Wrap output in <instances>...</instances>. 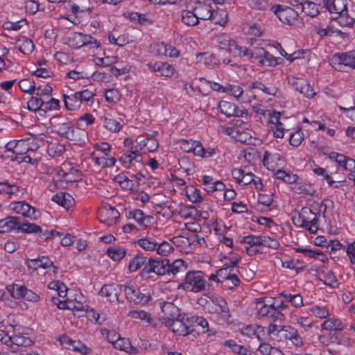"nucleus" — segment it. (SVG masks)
Wrapping results in <instances>:
<instances>
[{
	"mask_svg": "<svg viewBox=\"0 0 355 355\" xmlns=\"http://www.w3.org/2000/svg\"><path fill=\"white\" fill-rule=\"evenodd\" d=\"M103 127L110 131L117 132L121 129V125L119 121L113 119L105 118Z\"/></svg>",
	"mask_w": 355,
	"mask_h": 355,
	"instance_id": "obj_59",
	"label": "nucleus"
},
{
	"mask_svg": "<svg viewBox=\"0 0 355 355\" xmlns=\"http://www.w3.org/2000/svg\"><path fill=\"white\" fill-rule=\"evenodd\" d=\"M6 289L10 294V295L15 299L24 298V294H25L26 286H19L17 284H12L6 286Z\"/></svg>",
	"mask_w": 355,
	"mask_h": 355,
	"instance_id": "obj_40",
	"label": "nucleus"
},
{
	"mask_svg": "<svg viewBox=\"0 0 355 355\" xmlns=\"http://www.w3.org/2000/svg\"><path fill=\"white\" fill-rule=\"evenodd\" d=\"M19 191V187L15 184H10L7 182H0L1 194H15Z\"/></svg>",
	"mask_w": 355,
	"mask_h": 355,
	"instance_id": "obj_57",
	"label": "nucleus"
},
{
	"mask_svg": "<svg viewBox=\"0 0 355 355\" xmlns=\"http://www.w3.org/2000/svg\"><path fill=\"white\" fill-rule=\"evenodd\" d=\"M81 102L92 104L94 102V93L88 89L76 92Z\"/></svg>",
	"mask_w": 355,
	"mask_h": 355,
	"instance_id": "obj_56",
	"label": "nucleus"
},
{
	"mask_svg": "<svg viewBox=\"0 0 355 355\" xmlns=\"http://www.w3.org/2000/svg\"><path fill=\"white\" fill-rule=\"evenodd\" d=\"M106 252L109 257L114 261H120L126 254V251L124 248L116 247L108 248Z\"/></svg>",
	"mask_w": 355,
	"mask_h": 355,
	"instance_id": "obj_42",
	"label": "nucleus"
},
{
	"mask_svg": "<svg viewBox=\"0 0 355 355\" xmlns=\"http://www.w3.org/2000/svg\"><path fill=\"white\" fill-rule=\"evenodd\" d=\"M187 322L190 324L191 329H193L194 326L202 328V333H209L211 330L209 329V323L207 320L201 316L193 315L189 317Z\"/></svg>",
	"mask_w": 355,
	"mask_h": 355,
	"instance_id": "obj_29",
	"label": "nucleus"
},
{
	"mask_svg": "<svg viewBox=\"0 0 355 355\" xmlns=\"http://www.w3.org/2000/svg\"><path fill=\"white\" fill-rule=\"evenodd\" d=\"M137 243L146 251L155 250L157 246L155 239L148 236L138 239Z\"/></svg>",
	"mask_w": 355,
	"mask_h": 355,
	"instance_id": "obj_38",
	"label": "nucleus"
},
{
	"mask_svg": "<svg viewBox=\"0 0 355 355\" xmlns=\"http://www.w3.org/2000/svg\"><path fill=\"white\" fill-rule=\"evenodd\" d=\"M207 0L198 1L193 11L198 18V20L211 19L216 24L225 25L227 22V14L223 10H217L215 12L210 3Z\"/></svg>",
	"mask_w": 355,
	"mask_h": 355,
	"instance_id": "obj_1",
	"label": "nucleus"
},
{
	"mask_svg": "<svg viewBox=\"0 0 355 355\" xmlns=\"http://www.w3.org/2000/svg\"><path fill=\"white\" fill-rule=\"evenodd\" d=\"M277 160H281V156L279 154H272L267 150L264 152L263 164L268 169L274 170L272 162Z\"/></svg>",
	"mask_w": 355,
	"mask_h": 355,
	"instance_id": "obj_43",
	"label": "nucleus"
},
{
	"mask_svg": "<svg viewBox=\"0 0 355 355\" xmlns=\"http://www.w3.org/2000/svg\"><path fill=\"white\" fill-rule=\"evenodd\" d=\"M60 341L62 345H64L66 348L71 349L74 352H80L83 354H87L91 351V349L82 342L79 340H73L68 336H63Z\"/></svg>",
	"mask_w": 355,
	"mask_h": 355,
	"instance_id": "obj_15",
	"label": "nucleus"
},
{
	"mask_svg": "<svg viewBox=\"0 0 355 355\" xmlns=\"http://www.w3.org/2000/svg\"><path fill=\"white\" fill-rule=\"evenodd\" d=\"M256 51H257V55H255V59L262 64L275 67L282 60L281 58L275 57L263 48H258Z\"/></svg>",
	"mask_w": 355,
	"mask_h": 355,
	"instance_id": "obj_14",
	"label": "nucleus"
},
{
	"mask_svg": "<svg viewBox=\"0 0 355 355\" xmlns=\"http://www.w3.org/2000/svg\"><path fill=\"white\" fill-rule=\"evenodd\" d=\"M33 343V342L30 338L21 334L10 336L5 340V344L9 346L13 352L17 351L18 347H29Z\"/></svg>",
	"mask_w": 355,
	"mask_h": 355,
	"instance_id": "obj_13",
	"label": "nucleus"
},
{
	"mask_svg": "<svg viewBox=\"0 0 355 355\" xmlns=\"http://www.w3.org/2000/svg\"><path fill=\"white\" fill-rule=\"evenodd\" d=\"M309 311L313 315L320 319H327L330 315L327 305L315 304L310 308Z\"/></svg>",
	"mask_w": 355,
	"mask_h": 355,
	"instance_id": "obj_30",
	"label": "nucleus"
},
{
	"mask_svg": "<svg viewBox=\"0 0 355 355\" xmlns=\"http://www.w3.org/2000/svg\"><path fill=\"white\" fill-rule=\"evenodd\" d=\"M270 10L275 14L278 19L284 24H292L298 17V13L293 8L284 7L279 4L272 6Z\"/></svg>",
	"mask_w": 355,
	"mask_h": 355,
	"instance_id": "obj_9",
	"label": "nucleus"
},
{
	"mask_svg": "<svg viewBox=\"0 0 355 355\" xmlns=\"http://www.w3.org/2000/svg\"><path fill=\"white\" fill-rule=\"evenodd\" d=\"M159 306L162 312L164 315L163 318L164 321L174 319L181 315L179 313L180 310L178 307L171 302H162L159 303Z\"/></svg>",
	"mask_w": 355,
	"mask_h": 355,
	"instance_id": "obj_17",
	"label": "nucleus"
},
{
	"mask_svg": "<svg viewBox=\"0 0 355 355\" xmlns=\"http://www.w3.org/2000/svg\"><path fill=\"white\" fill-rule=\"evenodd\" d=\"M219 46L228 52L234 53L236 48V43L234 40L227 36H220L218 39Z\"/></svg>",
	"mask_w": 355,
	"mask_h": 355,
	"instance_id": "obj_35",
	"label": "nucleus"
},
{
	"mask_svg": "<svg viewBox=\"0 0 355 355\" xmlns=\"http://www.w3.org/2000/svg\"><path fill=\"white\" fill-rule=\"evenodd\" d=\"M281 295L286 302H290L296 308L303 306V297L300 294H291L286 291L281 293Z\"/></svg>",
	"mask_w": 355,
	"mask_h": 355,
	"instance_id": "obj_34",
	"label": "nucleus"
},
{
	"mask_svg": "<svg viewBox=\"0 0 355 355\" xmlns=\"http://www.w3.org/2000/svg\"><path fill=\"white\" fill-rule=\"evenodd\" d=\"M121 291H123L127 300L135 304L144 305L150 299L149 293H142L136 286L117 285Z\"/></svg>",
	"mask_w": 355,
	"mask_h": 355,
	"instance_id": "obj_7",
	"label": "nucleus"
},
{
	"mask_svg": "<svg viewBox=\"0 0 355 355\" xmlns=\"http://www.w3.org/2000/svg\"><path fill=\"white\" fill-rule=\"evenodd\" d=\"M16 44L19 51L25 55L31 53L35 47L33 41L26 37L18 39Z\"/></svg>",
	"mask_w": 355,
	"mask_h": 355,
	"instance_id": "obj_28",
	"label": "nucleus"
},
{
	"mask_svg": "<svg viewBox=\"0 0 355 355\" xmlns=\"http://www.w3.org/2000/svg\"><path fill=\"white\" fill-rule=\"evenodd\" d=\"M300 8L307 16L313 17L319 13L318 6L313 1L305 0Z\"/></svg>",
	"mask_w": 355,
	"mask_h": 355,
	"instance_id": "obj_36",
	"label": "nucleus"
},
{
	"mask_svg": "<svg viewBox=\"0 0 355 355\" xmlns=\"http://www.w3.org/2000/svg\"><path fill=\"white\" fill-rule=\"evenodd\" d=\"M155 250L158 254L161 256H167L174 250V248L170 243L167 241H162L159 243H157V246Z\"/></svg>",
	"mask_w": 355,
	"mask_h": 355,
	"instance_id": "obj_55",
	"label": "nucleus"
},
{
	"mask_svg": "<svg viewBox=\"0 0 355 355\" xmlns=\"http://www.w3.org/2000/svg\"><path fill=\"white\" fill-rule=\"evenodd\" d=\"M211 302L216 307H211V310H209V312L223 314L224 318L230 317L229 306L224 298L221 297L211 298Z\"/></svg>",
	"mask_w": 355,
	"mask_h": 355,
	"instance_id": "obj_19",
	"label": "nucleus"
},
{
	"mask_svg": "<svg viewBox=\"0 0 355 355\" xmlns=\"http://www.w3.org/2000/svg\"><path fill=\"white\" fill-rule=\"evenodd\" d=\"M218 108L220 112L225 114L227 117H245L248 119V111L245 110H241L234 103L226 101H220L218 103Z\"/></svg>",
	"mask_w": 355,
	"mask_h": 355,
	"instance_id": "obj_11",
	"label": "nucleus"
},
{
	"mask_svg": "<svg viewBox=\"0 0 355 355\" xmlns=\"http://www.w3.org/2000/svg\"><path fill=\"white\" fill-rule=\"evenodd\" d=\"M186 196L187 198L193 203H199L203 200L200 191L192 185L187 187Z\"/></svg>",
	"mask_w": 355,
	"mask_h": 355,
	"instance_id": "obj_37",
	"label": "nucleus"
},
{
	"mask_svg": "<svg viewBox=\"0 0 355 355\" xmlns=\"http://www.w3.org/2000/svg\"><path fill=\"white\" fill-rule=\"evenodd\" d=\"M277 336L280 338L289 340L296 347H302L303 345L302 338L300 336L297 330L290 325H283L277 331Z\"/></svg>",
	"mask_w": 355,
	"mask_h": 355,
	"instance_id": "obj_12",
	"label": "nucleus"
},
{
	"mask_svg": "<svg viewBox=\"0 0 355 355\" xmlns=\"http://www.w3.org/2000/svg\"><path fill=\"white\" fill-rule=\"evenodd\" d=\"M324 6L331 13L338 15L347 9L346 0H327Z\"/></svg>",
	"mask_w": 355,
	"mask_h": 355,
	"instance_id": "obj_21",
	"label": "nucleus"
},
{
	"mask_svg": "<svg viewBox=\"0 0 355 355\" xmlns=\"http://www.w3.org/2000/svg\"><path fill=\"white\" fill-rule=\"evenodd\" d=\"M51 123L55 128V132L61 137L65 138L73 142L82 141L79 135V130H76L73 123L67 118L54 116L51 119Z\"/></svg>",
	"mask_w": 355,
	"mask_h": 355,
	"instance_id": "obj_2",
	"label": "nucleus"
},
{
	"mask_svg": "<svg viewBox=\"0 0 355 355\" xmlns=\"http://www.w3.org/2000/svg\"><path fill=\"white\" fill-rule=\"evenodd\" d=\"M334 58L339 64L349 66L355 69V51L349 52L336 53Z\"/></svg>",
	"mask_w": 355,
	"mask_h": 355,
	"instance_id": "obj_23",
	"label": "nucleus"
},
{
	"mask_svg": "<svg viewBox=\"0 0 355 355\" xmlns=\"http://www.w3.org/2000/svg\"><path fill=\"white\" fill-rule=\"evenodd\" d=\"M125 216L128 219H133L135 220L139 226L143 227L144 228L147 227V225L145 223V221H150V216L146 215L143 211L139 209H135L134 210H129L128 209H125Z\"/></svg>",
	"mask_w": 355,
	"mask_h": 355,
	"instance_id": "obj_16",
	"label": "nucleus"
},
{
	"mask_svg": "<svg viewBox=\"0 0 355 355\" xmlns=\"http://www.w3.org/2000/svg\"><path fill=\"white\" fill-rule=\"evenodd\" d=\"M263 236L249 235L241 239V243L248 244L249 246H261Z\"/></svg>",
	"mask_w": 355,
	"mask_h": 355,
	"instance_id": "obj_54",
	"label": "nucleus"
},
{
	"mask_svg": "<svg viewBox=\"0 0 355 355\" xmlns=\"http://www.w3.org/2000/svg\"><path fill=\"white\" fill-rule=\"evenodd\" d=\"M300 93L303 94L306 98H313L315 95L313 89L310 86L309 83L306 81H302V85L300 87Z\"/></svg>",
	"mask_w": 355,
	"mask_h": 355,
	"instance_id": "obj_64",
	"label": "nucleus"
},
{
	"mask_svg": "<svg viewBox=\"0 0 355 355\" xmlns=\"http://www.w3.org/2000/svg\"><path fill=\"white\" fill-rule=\"evenodd\" d=\"M271 5L268 0H253L251 3V8L257 10H266L270 9Z\"/></svg>",
	"mask_w": 355,
	"mask_h": 355,
	"instance_id": "obj_63",
	"label": "nucleus"
},
{
	"mask_svg": "<svg viewBox=\"0 0 355 355\" xmlns=\"http://www.w3.org/2000/svg\"><path fill=\"white\" fill-rule=\"evenodd\" d=\"M63 98L66 108L71 111L79 109L82 104L76 92L71 95L64 94Z\"/></svg>",
	"mask_w": 355,
	"mask_h": 355,
	"instance_id": "obj_26",
	"label": "nucleus"
},
{
	"mask_svg": "<svg viewBox=\"0 0 355 355\" xmlns=\"http://www.w3.org/2000/svg\"><path fill=\"white\" fill-rule=\"evenodd\" d=\"M10 207L17 214L31 219H36L40 216V211L25 200L12 202L10 204Z\"/></svg>",
	"mask_w": 355,
	"mask_h": 355,
	"instance_id": "obj_10",
	"label": "nucleus"
},
{
	"mask_svg": "<svg viewBox=\"0 0 355 355\" xmlns=\"http://www.w3.org/2000/svg\"><path fill=\"white\" fill-rule=\"evenodd\" d=\"M128 315L134 319H140L141 320H146L148 323H150L152 322L150 314L148 312H146L145 311H129Z\"/></svg>",
	"mask_w": 355,
	"mask_h": 355,
	"instance_id": "obj_52",
	"label": "nucleus"
},
{
	"mask_svg": "<svg viewBox=\"0 0 355 355\" xmlns=\"http://www.w3.org/2000/svg\"><path fill=\"white\" fill-rule=\"evenodd\" d=\"M266 319L272 322L277 321L283 322L285 320V315L279 310L278 308H275V306L272 304L271 309L270 310V313H268Z\"/></svg>",
	"mask_w": 355,
	"mask_h": 355,
	"instance_id": "obj_48",
	"label": "nucleus"
},
{
	"mask_svg": "<svg viewBox=\"0 0 355 355\" xmlns=\"http://www.w3.org/2000/svg\"><path fill=\"white\" fill-rule=\"evenodd\" d=\"M258 48L254 49L252 51H250L247 47L245 46H240L236 44V48L235 49L234 53H231L234 56H248L249 58H255V55H257V49Z\"/></svg>",
	"mask_w": 355,
	"mask_h": 355,
	"instance_id": "obj_47",
	"label": "nucleus"
},
{
	"mask_svg": "<svg viewBox=\"0 0 355 355\" xmlns=\"http://www.w3.org/2000/svg\"><path fill=\"white\" fill-rule=\"evenodd\" d=\"M206 279L203 272L199 270L189 271L182 281L178 286V289H183L192 293H199L205 290Z\"/></svg>",
	"mask_w": 355,
	"mask_h": 355,
	"instance_id": "obj_3",
	"label": "nucleus"
},
{
	"mask_svg": "<svg viewBox=\"0 0 355 355\" xmlns=\"http://www.w3.org/2000/svg\"><path fill=\"white\" fill-rule=\"evenodd\" d=\"M304 139V133L298 130L296 132L291 133L290 135V144L291 145L297 147L299 146Z\"/></svg>",
	"mask_w": 355,
	"mask_h": 355,
	"instance_id": "obj_62",
	"label": "nucleus"
},
{
	"mask_svg": "<svg viewBox=\"0 0 355 355\" xmlns=\"http://www.w3.org/2000/svg\"><path fill=\"white\" fill-rule=\"evenodd\" d=\"M26 266L28 268L36 270L38 268L46 269L53 266V261L49 257L41 256L36 259H28L26 261Z\"/></svg>",
	"mask_w": 355,
	"mask_h": 355,
	"instance_id": "obj_18",
	"label": "nucleus"
},
{
	"mask_svg": "<svg viewBox=\"0 0 355 355\" xmlns=\"http://www.w3.org/2000/svg\"><path fill=\"white\" fill-rule=\"evenodd\" d=\"M168 259H156L149 258L147 263L140 272V276L142 279L150 278V273L153 272L157 275H164L166 274V266H168Z\"/></svg>",
	"mask_w": 355,
	"mask_h": 355,
	"instance_id": "obj_4",
	"label": "nucleus"
},
{
	"mask_svg": "<svg viewBox=\"0 0 355 355\" xmlns=\"http://www.w3.org/2000/svg\"><path fill=\"white\" fill-rule=\"evenodd\" d=\"M38 236L43 241H48L49 239L54 237L55 236H60L61 234L55 230L49 231L47 229L44 230L40 227V230L37 232Z\"/></svg>",
	"mask_w": 355,
	"mask_h": 355,
	"instance_id": "obj_61",
	"label": "nucleus"
},
{
	"mask_svg": "<svg viewBox=\"0 0 355 355\" xmlns=\"http://www.w3.org/2000/svg\"><path fill=\"white\" fill-rule=\"evenodd\" d=\"M114 348L128 352L129 354H137L138 349L131 345L129 339L119 337L117 340L112 341Z\"/></svg>",
	"mask_w": 355,
	"mask_h": 355,
	"instance_id": "obj_24",
	"label": "nucleus"
},
{
	"mask_svg": "<svg viewBox=\"0 0 355 355\" xmlns=\"http://www.w3.org/2000/svg\"><path fill=\"white\" fill-rule=\"evenodd\" d=\"M182 21L188 26H194L198 23V18L193 11L183 10L182 12Z\"/></svg>",
	"mask_w": 355,
	"mask_h": 355,
	"instance_id": "obj_45",
	"label": "nucleus"
},
{
	"mask_svg": "<svg viewBox=\"0 0 355 355\" xmlns=\"http://www.w3.org/2000/svg\"><path fill=\"white\" fill-rule=\"evenodd\" d=\"M252 87L254 89H259L263 91L265 94L271 96H276L278 92V89L276 87H267L263 83L259 81L252 83Z\"/></svg>",
	"mask_w": 355,
	"mask_h": 355,
	"instance_id": "obj_53",
	"label": "nucleus"
},
{
	"mask_svg": "<svg viewBox=\"0 0 355 355\" xmlns=\"http://www.w3.org/2000/svg\"><path fill=\"white\" fill-rule=\"evenodd\" d=\"M99 293L108 299L110 302L118 300L117 288L113 284H105Z\"/></svg>",
	"mask_w": 355,
	"mask_h": 355,
	"instance_id": "obj_33",
	"label": "nucleus"
},
{
	"mask_svg": "<svg viewBox=\"0 0 355 355\" xmlns=\"http://www.w3.org/2000/svg\"><path fill=\"white\" fill-rule=\"evenodd\" d=\"M187 268V265L182 259H176L172 263H170V261L168 260V266H166V273H171L172 275H175L179 272H185Z\"/></svg>",
	"mask_w": 355,
	"mask_h": 355,
	"instance_id": "obj_27",
	"label": "nucleus"
},
{
	"mask_svg": "<svg viewBox=\"0 0 355 355\" xmlns=\"http://www.w3.org/2000/svg\"><path fill=\"white\" fill-rule=\"evenodd\" d=\"M40 230V226L31 223H24L19 220L18 225V231H21L26 234L37 233Z\"/></svg>",
	"mask_w": 355,
	"mask_h": 355,
	"instance_id": "obj_46",
	"label": "nucleus"
},
{
	"mask_svg": "<svg viewBox=\"0 0 355 355\" xmlns=\"http://www.w3.org/2000/svg\"><path fill=\"white\" fill-rule=\"evenodd\" d=\"M20 217L8 216L0 220V234L8 233L13 230H18Z\"/></svg>",
	"mask_w": 355,
	"mask_h": 355,
	"instance_id": "obj_20",
	"label": "nucleus"
},
{
	"mask_svg": "<svg viewBox=\"0 0 355 355\" xmlns=\"http://www.w3.org/2000/svg\"><path fill=\"white\" fill-rule=\"evenodd\" d=\"M43 101L36 96H32L27 103V108L28 110L36 112L37 111H42Z\"/></svg>",
	"mask_w": 355,
	"mask_h": 355,
	"instance_id": "obj_50",
	"label": "nucleus"
},
{
	"mask_svg": "<svg viewBox=\"0 0 355 355\" xmlns=\"http://www.w3.org/2000/svg\"><path fill=\"white\" fill-rule=\"evenodd\" d=\"M29 150H33V149L28 146V144L24 141H18L14 146L12 154L23 155L26 154Z\"/></svg>",
	"mask_w": 355,
	"mask_h": 355,
	"instance_id": "obj_58",
	"label": "nucleus"
},
{
	"mask_svg": "<svg viewBox=\"0 0 355 355\" xmlns=\"http://www.w3.org/2000/svg\"><path fill=\"white\" fill-rule=\"evenodd\" d=\"M217 272L220 279H222L221 282L227 288L232 289L239 285L240 279L236 275L237 269L223 265V267L218 270Z\"/></svg>",
	"mask_w": 355,
	"mask_h": 355,
	"instance_id": "obj_8",
	"label": "nucleus"
},
{
	"mask_svg": "<svg viewBox=\"0 0 355 355\" xmlns=\"http://www.w3.org/2000/svg\"><path fill=\"white\" fill-rule=\"evenodd\" d=\"M318 216L319 213L316 214L310 208L304 207L299 214L298 225L306 229L311 234H315L319 227Z\"/></svg>",
	"mask_w": 355,
	"mask_h": 355,
	"instance_id": "obj_5",
	"label": "nucleus"
},
{
	"mask_svg": "<svg viewBox=\"0 0 355 355\" xmlns=\"http://www.w3.org/2000/svg\"><path fill=\"white\" fill-rule=\"evenodd\" d=\"M188 320H189V318L186 315H180L174 319L167 320L163 322L166 326L170 327L174 333L180 336H185L192 334L194 331L193 329H191L190 324L187 322Z\"/></svg>",
	"mask_w": 355,
	"mask_h": 355,
	"instance_id": "obj_6",
	"label": "nucleus"
},
{
	"mask_svg": "<svg viewBox=\"0 0 355 355\" xmlns=\"http://www.w3.org/2000/svg\"><path fill=\"white\" fill-rule=\"evenodd\" d=\"M52 201L56 202L58 205L68 209L73 206L74 204V199L73 197L67 192H59L55 194L52 198Z\"/></svg>",
	"mask_w": 355,
	"mask_h": 355,
	"instance_id": "obj_22",
	"label": "nucleus"
},
{
	"mask_svg": "<svg viewBox=\"0 0 355 355\" xmlns=\"http://www.w3.org/2000/svg\"><path fill=\"white\" fill-rule=\"evenodd\" d=\"M69 46L71 48L79 49L84 46L83 33H74L68 40Z\"/></svg>",
	"mask_w": 355,
	"mask_h": 355,
	"instance_id": "obj_49",
	"label": "nucleus"
},
{
	"mask_svg": "<svg viewBox=\"0 0 355 355\" xmlns=\"http://www.w3.org/2000/svg\"><path fill=\"white\" fill-rule=\"evenodd\" d=\"M293 190L297 193L310 196H313L315 193V190L311 185L302 182H297V181L293 186Z\"/></svg>",
	"mask_w": 355,
	"mask_h": 355,
	"instance_id": "obj_41",
	"label": "nucleus"
},
{
	"mask_svg": "<svg viewBox=\"0 0 355 355\" xmlns=\"http://www.w3.org/2000/svg\"><path fill=\"white\" fill-rule=\"evenodd\" d=\"M18 85L23 92L29 94H33L36 90L35 83L30 78L21 80L19 81Z\"/></svg>",
	"mask_w": 355,
	"mask_h": 355,
	"instance_id": "obj_39",
	"label": "nucleus"
},
{
	"mask_svg": "<svg viewBox=\"0 0 355 355\" xmlns=\"http://www.w3.org/2000/svg\"><path fill=\"white\" fill-rule=\"evenodd\" d=\"M146 263V257L142 254H139L130 260L128 265V268L130 271L135 272L140 268L142 266H144Z\"/></svg>",
	"mask_w": 355,
	"mask_h": 355,
	"instance_id": "obj_44",
	"label": "nucleus"
},
{
	"mask_svg": "<svg viewBox=\"0 0 355 355\" xmlns=\"http://www.w3.org/2000/svg\"><path fill=\"white\" fill-rule=\"evenodd\" d=\"M60 109V101L59 100L51 98L47 102H43L42 111L46 112L47 111L58 110Z\"/></svg>",
	"mask_w": 355,
	"mask_h": 355,
	"instance_id": "obj_60",
	"label": "nucleus"
},
{
	"mask_svg": "<svg viewBox=\"0 0 355 355\" xmlns=\"http://www.w3.org/2000/svg\"><path fill=\"white\" fill-rule=\"evenodd\" d=\"M295 250L296 252H301L309 258L318 259L322 262H325L327 261V255L320 250H313L309 248H295Z\"/></svg>",
	"mask_w": 355,
	"mask_h": 355,
	"instance_id": "obj_25",
	"label": "nucleus"
},
{
	"mask_svg": "<svg viewBox=\"0 0 355 355\" xmlns=\"http://www.w3.org/2000/svg\"><path fill=\"white\" fill-rule=\"evenodd\" d=\"M47 153L52 157H60L65 152V146L57 141L48 142Z\"/></svg>",
	"mask_w": 355,
	"mask_h": 355,
	"instance_id": "obj_31",
	"label": "nucleus"
},
{
	"mask_svg": "<svg viewBox=\"0 0 355 355\" xmlns=\"http://www.w3.org/2000/svg\"><path fill=\"white\" fill-rule=\"evenodd\" d=\"M321 327L323 330L329 331H338L343 329L341 321L334 318L325 320Z\"/></svg>",
	"mask_w": 355,
	"mask_h": 355,
	"instance_id": "obj_32",
	"label": "nucleus"
},
{
	"mask_svg": "<svg viewBox=\"0 0 355 355\" xmlns=\"http://www.w3.org/2000/svg\"><path fill=\"white\" fill-rule=\"evenodd\" d=\"M104 96L106 101L112 103H117L121 98V94L119 91L114 88L105 89L104 92Z\"/></svg>",
	"mask_w": 355,
	"mask_h": 355,
	"instance_id": "obj_51",
	"label": "nucleus"
}]
</instances>
